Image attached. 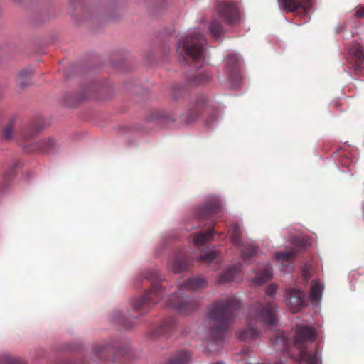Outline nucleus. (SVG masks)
Masks as SVG:
<instances>
[{"label": "nucleus", "instance_id": "1", "mask_svg": "<svg viewBox=\"0 0 364 364\" xmlns=\"http://www.w3.org/2000/svg\"><path fill=\"white\" fill-rule=\"evenodd\" d=\"M240 307V301L233 295L217 300L210 306L208 313V318L211 323L208 343L209 350L215 351L213 345L218 346L223 341Z\"/></svg>", "mask_w": 364, "mask_h": 364}, {"label": "nucleus", "instance_id": "2", "mask_svg": "<svg viewBox=\"0 0 364 364\" xmlns=\"http://www.w3.org/2000/svg\"><path fill=\"white\" fill-rule=\"evenodd\" d=\"M314 338L315 333L311 328L307 326H298L294 341H291L284 332L277 331L274 336L272 343L277 350L287 352L291 358L293 356L289 353V348L293 345L299 350L297 360L304 361L306 364H318L320 359L318 352L316 351L311 354L306 351V343L313 341Z\"/></svg>", "mask_w": 364, "mask_h": 364}, {"label": "nucleus", "instance_id": "3", "mask_svg": "<svg viewBox=\"0 0 364 364\" xmlns=\"http://www.w3.org/2000/svg\"><path fill=\"white\" fill-rule=\"evenodd\" d=\"M221 209L220 201L217 198H212L201 206L198 207L194 213V220L196 225H186V229L189 231L197 228L207 227L205 231H199L191 235L192 242L196 247H200L209 242L214 233V225L215 223L214 215L218 214Z\"/></svg>", "mask_w": 364, "mask_h": 364}, {"label": "nucleus", "instance_id": "4", "mask_svg": "<svg viewBox=\"0 0 364 364\" xmlns=\"http://www.w3.org/2000/svg\"><path fill=\"white\" fill-rule=\"evenodd\" d=\"M277 306L273 301L253 304L250 309V319L247 326L237 333V338L242 341L256 340L259 336V331L254 326L253 320L264 324L272 325L277 321L276 314Z\"/></svg>", "mask_w": 364, "mask_h": 364}, {"label": "nucleus", "instance_id": "5", "mask_svg": "<svg viewBox=\"0 0 364 364\" xmlns=\"http://www.w3.org/2000/svg\"><path fill=\"white\" fill-rule=\"evenodd\" d=\"M141 277L151 282V288L142 296L134 298L131 301L133 310L142 316L164 297L166 289L161 285V278L156 270H147Z\"/></svg>", "mask_w": 364, "mask_h": 364}, {"label": "nucleus", "instance_id": "6", "mask_svg": "<svg viewBox=\"0 0 364 364\" xmlns=\"http://www.w3.org/2000/svg\"><path fill=\"white\" fill-rule=\"evenodd\" d=\"M208 287V282L204 277H193L186 280L179 287L178 292L173 294L168 299V306L175 309L178 314L186 315L194 311L198 301L190 296H183V291H196L203 289Z\"/></svg>", "mask_w": 364, "mask_h": 364}, {"label": "nucleus", "instance_id": "7", "mask_svg": "<svg viewBox=\"0 0 364 364\" xmlns=\"http://www.w3.org/2000/svg\"><path fill=\"white\" fill-rule=\"evenodd\" d=\"M206 43L203 33L196 30L180 39L177 53L187 63H199L204 59V46Z\"/></svg>", "mask_w": 364, "mask_h": 364}, {"label": "nucleus", "instance_id": "8", "mask_svg": "<svg viewBox=\"0 0 364 364\" xmlns=\"http://www.w3.org/2000/svg\"><path fill=\"white\" fill-rule=\"evenodd\" d=\"M129 352L128 346L122 347L114 342H102L93 346L92 359L100 364L122 363L128 360Z\"/></svg>", "mask_w": 364, "mask_h": 364}, {"label": "nucleus", "instance_id": "9", "mask_svg": "<svg viewBox=\"0 0 364 364\" xmlns=\"http://www.w3.org/2000/svg\"><path fill=\"white\" fill-rule=\"evenodd\" d=\"M220 16L229 24L237 23L240 20V10L235 1H222L218 4Z\"/></svg>", "mask_w": 364, "mask_h": 364}, {"label": "nucleus", "instance_id": "10", "mask_svg": "<svg viewBox=\"0 0 364 364\" xmlns=\"http://www.w3.org/2000/svg\"><path fill=\"white\" fill-rule=\"evenodd\" d=\"M348 62L354 75H364V53L359 46H353L349 49Z\"/></svg>", "mask_w": 364, "mask_h": 364}, {"label": "nucleus", "instance_id": "11", "mask_svg": "<svg viewBox=\"0 0 364 364\" xmlns=\"http://www.w3.org/2000/svg\"><path fill=\"white\" fill-rule=\"evenodd\" d=\"M206 103L207 98L204 95L196 97L195 100L189 105L186 115H183L184 119L182 120L187 124L194 122L205 109Z\"/></svg>", "mask_w": 364, "mask_h": 364}, {"label": "nucleus", "instance_id": "12", "mask_svg": "<svg viewBox=\"0 0 364 364\" xmlns=\"http://www.w3.org/2000/svg\"><path fill=\"white\" fill-rule=\"evenodd\" d=\"M176 320L170 316L164 318L161 324L148 333V337L151 340H155L161 336H170L175 329Z\"/></svg>", "mask_w": 364, "mask_h": 364}, {"label": "nucleus", "instance_id": "13", "mask_svg": "<svg viewBox=\"0 0 364 364\" xmlns=\"http://www.w3.org/2000/svg\"><path fill=\"white\" fill-rule=\"evenodd\" d=\"M289 298L288 306L293 313L299 311L307 305L306 294L304 291L297 289H289L287 291Z\"/></svg>", "mask_w": 364, "mask_h": 364}, {"label": "nucleus", "instance_id": "14", "mask_svg": "<svg viewBox=\"0 0 364 364\" xmlns=\"http://www.w3.org/2000/svg\"><path fill=\"white\" fill-rule=\"evenodd\" d=\"M280 6L286 12H295L301 9L306 14L312 6V0H278Z\"/></svg>", "mask_w": 364, "mask_h": 364}, {"label": "nucleus", "instance_id": "15", "mask_svg": "<svg viewBox=\"0 0 364 364\" xmlns=\"http://www.w3.org/2000/svg\"><path fill=\"white\" fill-rule=\"evenodd\" d=\"M242 264L240 262H236L229 266L218 278V284H224L228 282L235 281L241 273Z\"/></svg>", "mask_w": 364, "mask_h": 364}, {"label": "nucleus", "instance_id": "16", "mask_svg": "<svg viewBox=\"0 0 364 364\" xmlns=\"http://www.w3.org/2000/svg\"><path fill=\"white\" fill-rule=\"evenodd\" d=\"M169 265L174 273H180L187 270L193 265V259L189 256L180 252L169 263Z\"/></svg>", "mask_w": 364, "mask_h": 364}, {"label": "nucleus", "instance_id": "17", "mask_svg": "<svg viewBox=\"0 0 364 364\" xmlns=\"http://www.w3.org/2000/svg\"><path fill=\"white\" fill-rule=\"evenodd\" d=\"M296 252H277L275 259L281 262L282 270L284 272H291L294 269V260Z\"/></svg>", "mask_w": 364, "mask_h": 364}, {"label": "nucleus", "instance_id": "18", "mask_svg": "<svg viewBox=\"0 0 364 364\" xmlns=\"http://www.w3.org/2000/svg\"><path fill=\"white\" fill-rule=\"evenodd\" d=\"M226 73L230 80L237 82L240 79V75L238 69V59L234 55H230L227 58Z\"/></svg>", "mask_w": 364, "mask_h": 364}, {"label": "nucleus", "instance_id": "19", "mask_svg": "<svg viewBox=\"0 0 364 364\" xmlns=\"http://www.w3.org/2000/svg\"><path fill=\"white\" fill-rule=\"evenodd\" d=\"M57 147V141L53 138L49 137L34 144L31 149L43 154H48L55 151Z\"/></svg>", "mask_w": 364, "mask_h": 364}, {"label": "nucleus", "instance_id": "20", "mask_svg": "<svg viewBox=\"0 0 364 364\" xmlns=\"http://www.w3.org/2000/svg\"><path fill=\"white\" fill-rule=\"evenodd\" d=\"M272 278V267L269 264H266L264 267L259 270L252 281L255 284H263Z\"/></svg>", "mask_w": 364, "mask_h": 364}, {"label": "nucleus", "instance_id": "21", "mask_svg": "<svg viewBox=\"0 0 364 364\" xmlns=\"http://www.w3.org/2000/svg\"><path fill=\"white\" fill-rule=\"evenodd\" d=\"M289 241L295 247L305 249L311 247L314 242L311 237L305 235L291 236Z\"/></svg>", "mask_w": 364, "mask_h": 364}, {"label": "nucleus", "instance_id": "22", "mask_svg": "<svg viewBox=\"0 0 364 364\" xmlns=\"http://www.w3.org/2000/svg\"><path fill=\"white\" fill-rule=\"evenodd\" d=\"M200 255V261L213 266V269L219 268L220 261L218 257V252H203Z\"/></svg>", "mask_w": 364, "mask_h": 364}, {"label": "nucleus", "instance_id": "23", "mask_svg": "<svg viewBox=\"0 0 364 364\" xmlns=\"http://www.w3.org/2000/svg\"><path fill=\"white\" fill-rule=\"evenodd\" d=\"M190 360V352L181 350L176 352L165 364H187Z\"/></svg>", "mask_w": 364, "mask_h": 364}, {"label": "nucleus", "instance_id": "24", "mask_svg": "<svg viewBox=\"0 0 364 364\" xmlns=\"http://www.w3.org/2000/svg\"><path fill=\"white\" fill-rule=\"evenodd\" d=\"M114 320L122 325L126 329H131L136 324V321L126 318L120 311H114L113 313Z\"/></svg>", "mask_w": 364, "mask_h": 364}, {"label": "nucleus", "instance_id": "25", "mask_svg": "<svg viewBox=\"0 0 364 364\" xmlns=\"http://www.w3.org/2000/svg\"><path fill=\"white\" fill-rule=\"evenodd\" d=\"M228 234L230 237L231 241L234 244L238 245L240 243L242 229L237 223H233L230 225L228 230Z\"/></svg>", "mask_w": 364, "mask_h": 364}, {"label": "nucleus", "instance_id": "26", "mask_svg": "<svg viewBox=\"0 0 364 364\" xmlns=\"http://www.w3.org/2000/svg\"><path fill=\"white\" fill-rule=\"evenodd\" d=\"M211 77L208 73L198 72L194 73L190 79V82L193 85H204L208 83Z\"/></svg>", "mask_w": 364, "mask_h": 364}, {"label": "nucleus", "instance_id": "27", "mask_svg": "<svg viewBox=\"0 0 364 364\" xmlns=\"http://www.w3.org/2000/svg\"><path fill=\"white\" fill-rule=\"evenodd\" d=\"M31 73L27 70L21 72L17 78V86L21 89H26L30 85Z\"/></svg>", "mask_w": 364, "mask_h": 364}, {"label": "nucleus", "instance_id": "28", "mask_svg": "<svg viewBox=\"0 0 364 364\" xmlns=\"http://www.w3.org/2000/svg\"><path fill=\"white\" fill-rule=\"evenodd\" d=\"M323 287L318 282H314L311 286L310 296L312 300L318 301L322 296Z\"/></svg>", "mask_w": 364, "mask_h": 364}, {"label": "nucleus", "instance_id": "29", "mask_svg": "<svg viewBox=\"0 0 364 364\" xmlns=\"http://www.w3.org/2000/svg\"><path fill=\"white\" fill-rule=\"evenodd\" d=\"M210 31L214 38L219 37L223 33V26L220 22L218 20H214L211 22L209 26Z\"/></svg>", "mask_w": 364, "mask_h": 364}, {"label": "nucleus", "instance_id": "30", "mask_svg": "<svg viewBox=\"0 0 364 364\" xmlns=\"http://www.w3.org/2000/svg\"><path fill=\"white\" fill-rule=\"evenodd\" d=\"M14 129V120L11 119L9 124L3 129L4 139L6 140L10 139L13 136Z\"/></svg>", "mask_w": 364, "mask_h": 364}, {"label": "nucleus", "instance_id": "31", "mask_svg": "<svg viewBox=\"0 0 364 364\" xmlns=\"http://www.w3.org/2000/svg\"><path fill=\"white\" fill-rule=\"evenodd\" d=\"M14 167H10L9 170L4 173L2 176H0V188L1 192L6 191V185L4 184L6 181L13 175Z\"/></svg>", "mask_w": 364, "mask_h": 364}, {"label": "nucleus", "instance_id": "32", "mask_svg": "<svg viewBox=\"0 0 364 364\" xmlns=\"http://www.w3.org/2000/svg\"><path fill=\"white\" fill-rule=\"evenodd\" d=\"M1 364H25L18 359L10 357L9 355L3 356L0 360Z\"/></svg>", "mask_w": 364, "mask_h": 364}, {"label": "nucleus", "instance_id": "33", "mask_svg": "<svg viewBox=\"0 0 364 364\" xmlns=\"http://www.w3.org/2000/svg\"><path fill=\"white\" fill-rule=\"evenodd\" d=\"M41 125L36 124H31L29 126V131L28 132H25L23 134V137L24 139H27L28 137H30L33 136L34 134H36L38 130L41 129Z\"/></svg>", "mask_w": 364, "mask_h": 364}, {"label": "nucleus", "instance_id": "34", "mask_svg": "<svg viewBox=\"0 0 364 364\" xmlns=\"http://www.w3.org/2000/svg\"><path fill=\"white\" fill-rule=\"evenodd\" d=\"M277 291V287L275 284H270L266 289V294L272 297Z\"/></svg>", "mask_w": 364, "mask_h": 364}, {"label": "nucleus", "instance_id": "35", "mask_svg": "<svg viewBox=\"0 0 364 364\" xmlns=\"http://www.w3.org/2000/svg\"><path fill=\"white\" fill-rule=\"evenodd\" d=\"M354 17L358 19L364 18V6H358L354 14Z\"/></svg>", "mask_w": 364, "mask_h": 364}, {"label": "nucleus", "instance_id": "36", "mask_svg": "<svg viewBox=\"0 0 364 364\" xmlns=\"http://www.w3.org/2000/svg\"><path fill=\"white\" fill-rule=\"evenodd\" d=\"M257 252H244L242 259L245 262H248V260L256 257Z\"/></svg>", "mask_w": 364, "mask_h": 364}, {"label": "nucleus", "instance_id": "37", "mask_svg": "<svg viewBox=\"0 0 364 364\" xmlns=\"http://www.w3.org/2000/svg\"><path fill=\"white\" fill-rule=\"evenodd\" d=\"M82 0H70L69 5L72 8L73 11L76 9L77 6L81 5Z\"/></svg>", "mask_w": 364, "mask_h": 364}, {"label": "nucleus", "instance_id": "38", "mask_svg": "<svg viewBox=\"0 0 364 364\" xmlns=\"http://www.w3.org/2000/svg\"><path fill=\"white\" fill-rule=\"evenodd\" d=\"M173 95L175 99H178L179 97V95L176 92V88L173 90Z\"/></svg>", "mask_w": 364, "mask_h": 364}, {"label": "nucleus", "instance_id": "39", "mask_svg": "<svg viewBox=\"0 0 364 364\" xmlns=\"http://www.w3.org/2000/svg\"><path fill=\"white\" fill-rule=\"evenodd\" d=\"M340 105H341V103H340L339 102H338V101H336V102H334V104H333V106H334V107H336V108H338V107H340Z\"/></svg>", "mask_w": 364, "mask_h": 364}, {"label": "nucleus", "instance_id": "40", "mask_svg": "<svg viewBox=\"0 0 364 364\" xmlns=\"http://www.w3.org/2000/svg\"><path fill=\"white\" fill-rule=\"evenodd\" d=\"M274 364H284V363H282V362H277V363H275Z\"/></svg>", "mask_w": 364, "mask_h": 364}, {"label": "nucleus", "instance_id": "41", "mask_svg": "<svg viewBox=\"0 0 364 364\" xmlns=\"http://www.w3.org/2000/svg\"><path fill=\"white\" fill-rule=\"evenodd\" d=\"M160 2H163L164 0H159Z\"/></svg>", "mask_w": 364, "mask_h": 364}]
</instances>
